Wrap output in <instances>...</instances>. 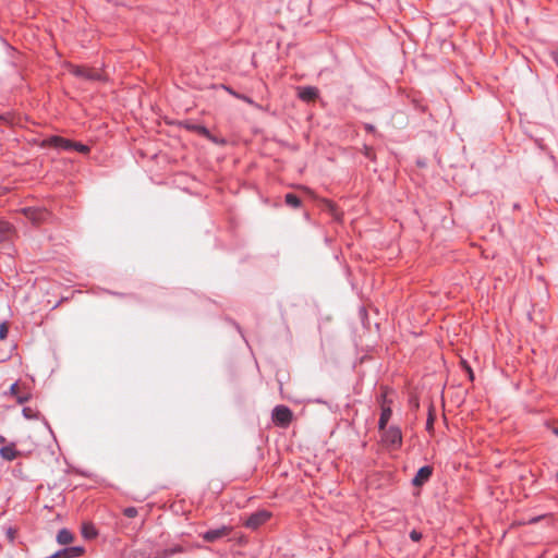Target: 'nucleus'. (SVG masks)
Segmentation results:
<instances>
[{
    "mask_svg": "<svg viewBox=\"0 0 558 558\" xmlns=\"http://www.w3.org/2000/svg\"><path fill=\"white\" fill-rule=\"evenodd\" d=\"M286 205L290 207H299V206H315V207H326L328 209H331V205L326 199H312V197H306L305 199L299 198L294 194H287L286 195Z\"/></svg>",
    "mask_w": 558,
    "mask_h": 558,
    "instance_id": "nucleus-1",
    "label": "nucleus"
},
{
    "mask_svg": "<svg viewBox=\"0 0 558 558\" xmlns=\"http://www.w3.org/2000/svg\"><path fill=\"white\" fill-rule=\"evenodd\" d=\"M380 432H383V441L387 446L399 448L402 445V432L400 427L391 425L385 429H380Z\"/></svg>",
    "mask_w": 558,
    "mask_h": 558,
    "instance_id": "nucleus-2",
    "label": "nucleus"
},
{
    "mask_svg": "<svg viewBox=\"0 0 558 558\" xmlns=\"http://www.w3.org/2000/svg\"><path fill=\"white\" fill-rule=\"evenodd\" d=\"M272 421L282 427H286L292 421V411L287 405H276L271 412Z\"/></svg>",
    "mask_w": 558,
    "mask_h": 558,
    "instance_id": "nucleus-3",
    "label": "nucleus"
},
{
    "mask_svg": "<svg viewBox=\"0 0 558 558\" xmlns=\"http://www.w3.org/2000/svg\"><path fill=\"white\" fill-rule=\"evenodd\" d=\"M271 517V513L265 509L257 510L250 514L244 522V525L251 530H257L264 523H266Z\"/></svg>",
    "mask_w": 558,
    "mask_h": 558,
    "instance_id": "nucleus-4",
    "label": "nucleus"
},
{
    "mask_svg": "<svg viewBox=\"0 0 558 558\" xmlns=\"http://www.w3.org/2000/svg\"><path fill=\"white\" fill-rule=\"evenodd\" d=\"M232 531L231 526L228 525H221L216 529H209L201 534V537L208 543L217 542L223 537H227L230 535Z\"/></svg>",
    "mask_w": 558,
    "mask_h": 558,
    "instance_id": "nucleus-5",
    "label": "nucleus"
},
{
    "mask_svg": "<svg viewBox=\"0 0 558 558\" xmlns=\"http://www.w3.org/2000/svg\"><path fill=\"white\" fill-rule=\"evenodd\" d=\"M71 73L75 76L88 80V81H101L104 78L102 74L95 69H89L85 66L74 65L71 68Z\"/></svg>",
    "mask_w": 558,
    "mask_h": 558,
    "instance_id": "nucleus-6",
    "label": "nucleus"
},
{
    "mask_svg": "<svg viewBox=\"0 0 558 558\" xmlns=\"http://www.w3.org/2000/svg\"><path fill=\"white\" fill-rule=\"evenodd\" d=\"M434 469L432 465H423L420 468L411 481V484L415 487H422L432 477Z\"/></svg>",
    "mask_w": 558,
    "mask_h": 558,
    "instance_id": "nucleus-7",
    "label": "nucleus"
},
{
    "mask_svg": "<svg viewBox=\"0 0 558 558\" xmlns=\"http://www.w3.org/2000/svg\"><path fill=\"white\" fill-rule=\"evenodd\" d=\"M45 144L50 147L64 149V150H71L74 145V142L63 138V137L52 136V137L48 138L45 142Z\"/></svg>",
    "mask_w": 558,
    "mask_h": 558,
    "instance_id": "nucleus-8",
    "label": "nucleus"
},
{
    "mask_svg": "<svg viewBox=\"0 0 558 558\" xmlns=\"http://www.w3.org/2000/svg\"><path fill=\"white\" fill-rule=\"evenodd\" d=\"M8 393L10 396L15 397L16 402L19 404H23V403L27 402L31 399V393L29 392H22V391H20L17 381L13 383L10 386Z\"/></svg>",
    "mask_w": 558,
    "mask_h": 558,
    "instance_id": "nucleus-9",
    "label": "nucleus"
},
{
    "mask_svg": "<svg viewBox=\"0 0 558 558\" xmlns=\"http://www.w3.org/2000/svg\"><path fill=\"white\" fill-rule=\"evenodd\" d=\"M185 128L190 131L196 132L197 134H201L208 138L209 141L217 143V144H223L225 142H219L215 136L210 134V132L203 125L193 124V123H186Z\"/></svg>",
    "mask_w": 558,
    "mask_h": 558,
    "instance_id": "nucleus-10",
    "label": "nucleus"
},
{
    "mask_svg": "<svg viewBox=\"0 0 558 558\" xmlns=\"http://www.w3.org/2000/svg\"><path fill=\"white\" fill-rule=\"evenodd\" d=\"M298 95L303 101H314L318 97V89L312 86L300 87Z\"/></svg>",
    "mask_w": 558,
    "mask_h": 558,
    "instance_id": "nucleus-11",
    "label": "nucleus"
},
{
    "mask_svg": "<svg viewBox=\"0 0 558 558\" xmlns=\"http://www.w3.org/2000/svg\"><path fill=\"white\" fill-rule=\"evenodd\" d=\"M81 534L85 539L92 541L98 536V530L92 522H83L81 526Z\"/></svg>",
    "mask_w": 558,
    "mask_h": 558,
    "instance_id": "nucleus-12",
    "label": "nucleus"
},
{
    "mask_svg": "<svg viewBox=\"0 0 558 558\" xmlns=\"http://www.w3.org/2000/svg\"><path fill=\"white\" fill-rule=\"evenodd\" d=\"M19 453L20 452L15 449L14 442H11L10 445L0 448V457L7 461H13L14 459L17 458Z\"/></svg>",
    "mask_w": 558,
    "mask_h": 558,
    "instance_id": "nucleus-13",
    "label": "nucleus"
},
{
    "mask_svg": "<svg viewBox=\"0 0 558 558\" xmlns=\"http://www.w3.org/2000/svg\"><path fill=\"white\" fill-rule=\"evenodd\" d=\"M14 233L12 225L7 221L0 220V243L10 241Z\"/></svg>",
    "mask_w": 558,
    "mask_h": 558,
    "instance_id": "nucleus-14",
    "label": "nucleus"
},
{
    "mask_svg": "<svg viewBox=\"0 0 558 558\" xmlns=\"http://www.w3.org/2000/svg\"><path fill=\"white\" fill-rule=\"evenodd\" d=\"M392 415V410L389 405L383 407L379 421H378V429H385L387 428V424Z\"/></svg>",
    "mask_w": 558,
    "mask_h": 558,
    "instance_id": "nucleus-15",
    "label": "nucleus"
},
{
    "mask_svg": "<svg viewBox=\"0 0 558 558\" xmlns=\"http://www.w3.org/2000/svg\"><path fill=\"white\" fill-rule=\"evenodd\" d=\"M73 541V534L70 530L63 527L57 534V542L61 545L70 544Z\"/></svg>",
    "mask_w": 558,
    "mask_h": 558,
    "instance_id": "nucleus-16",
    "label": "nucleus"
},
{
    "mask_svg": "<svg viewBox=\"0 0 558 558\" xmlns=\"http://www.w3.org/2000/svg\"><path fill=\"white\" fill-rule=\"evenodd\" d=\"M22 414L27 420H33V418H37L38 417V413L35 412L33 409H31L28 407L23 408Z\"/></svg>",
    "mask_w": 558,
    "mask_h": 558,
    "instance_id": "nucleus-17",
    "label": "nucleus"
},
{
    "mask_svg": "<svg viewBox=\"0 0 558 558\" xmlns=\"http://www.w3.org/2000/svg\"><path fill=\"white\" fill-rule=\"evenodd\" d=\"M72 149H74L81 154H84V155L89 153V147L87 145H84L82 143H76V142H74Z\"/></svg>",
    "mask_w": 558,
    "mask_h": 558,
    "instance_id": "nucleus-18",
    "label": "nucleus"
},
{
    "mask_svg": "<svg viewBox=\"0 0 558 558\" xmlns=\"http://www.w3.org/2000/svg\"><path fill=\"white\" fill-rule=\"evenodd\" d=\"M137 513H138V511L135 507H126L123 510V514L130 519L135 518L137 515Z\"/></svg>",
    "mask_w": 558,
    "mask_h": 558,
    "instance_id": "nucleus-19",
    "label": "nucleus"
},
{
    "mask_svg": "<svg viewBox=\"0 0 558 558\" xmlns=\"http://www.w3.org/2000/svg\"><path fill=\"white\" fill-rule=\"evenodd\" d=\"M16 530L12 526L5 529V536L10 543H13L15 539Z\"/></svg>",
    "mask_w": 558,
    "mask_h": 558,
    "instance_id": "nucleus-20",
    "label": "nucleus"
},
{
    "mask_svg": "<svg viewBox=\"0 0 558 558\" xmlns=\"http://www.w3.org/2000/svg\"><path fill=\"white\" fill-rule=\"evenodd\" d=\"M434 422H435V416H434V414L432 413V410L429 409L428 417H427V421H426V429H427V430L433 429V427H434Z\"/></svg>",
    "mask_w": 558,
    "mask_h": 558,
    "instance_id": "nucleus-21",
    "label": "nucleus"
},
{
    "mask_svg": "<svg viewBox=\"0 0 558 558\" xmlns=\"http://www.w3.org/2000/svg\"><path fill=\"white\" fill-rule=\"evenodd\" d=\"M8 332H9V329H8L7 323H1L0 324V339L1 340L5 339L8 336Z\"/></svg>",
    "mask_w": 558,
    "mask_h": 558,
    "instance_id": "nucleus-22",
    "label": "nucleus"
},
{
    "mask_svg": "<svg viewBox=\"0 0 558 558\" xmlns=\"http://www.w3.org/2000/svg\"><path fill=\"white\" fill-rule=\"evenodd\" d=\"M409 536H410L411 541L418 542L422 538V533L416 530H412L410 532Z\"/></svg>",
    "mask_w": 558,
    "mask_h": 558,
    "instance_id": "nucleus-23",
    "label": "nucleus"
},
{
    "mask_svg": "<svg viewBox=\"0 0 558 558\" xmlns=\"http://www.w3.org/2000/svg\"><path fill=\"white\" fill-rule=\"evenodd\" d=\"M238 98L244 100L245 102L250 104V105H254L253 100L246 96H240V95H236L234 94Z\"/></svg>",
    "mask_w": 558,
    "mask_h": 558,
    "instance_id": "nucleus-24",
    "label": "nucleus"
},
{
    "mask_svg": "<svg viewBox=\"0 0 558 558\" xmlns=\"http://www.w3.org/2000/svg\"><path fill=\"white\" fill-rule=\"evenodd\" d=\"M465 369H466V372H468L469 378H470L471 380H473V379H474V374H473L472 368H471L469 365H466V364H465Z\"/></svg>",
    "mask_w": 558,
    "mask_h": 558,
    "instance_id": "nucleus-25",
    "label": "nucleus"
},
{
    "mask_svg": "<svg viewBox=\"0 0 558 558\" xmlns=\"http://www.w3.org/2000/svg\"><path fill=\"white\" fill-rule=\"evenodd\" d=\"M365 155L371 158L372 157V149L366 147Z\"/></svg>",
    "mask_w": 558,
    "mask_h": 558,
    "instance_id": "nucleus-26",
    "label": "nucleus"
},
{
    "mask_svg": "<svg viewBox=\"0 0 558 558\" xmlns=\"http://www.w3.org/2000/svg\"><path fill=\"white\" fill-rule=\"evenodd\" d=\"M314 402H316V403H322V404H327V403H328L327 401H325V400H323V399H319V398H318V399H315V400H314Z\"/></svg>",
    "mask_w": 558,
    "mask_h": 558,
    "instance_id": "nucleus-27",
    "label": "nucleus"
},
{
    "mask_svg": "<svg viewBox=\"0 0 558 558\" xmlns=\"http://www.w3.org/2000/svg\"><path fill=\"white\" fill-rule=\"evenodd\" d=\"M3 442H5V438L0 435V444H3Z\"/></svg>",
    "mask_w": 558,
    "mask_h": 558,
    "instance_id": "nucleus-28",
    "label": "nucleus"
},
{
    "mask_svg": "<svg viewBox=\"0 0 558 558\" xmlns=\"http://www.w3.org/2000/svg\"><path fill=\"white\" fill-rule=\"evenodd\" d=\"M553 433H554L556 436H558V428H556V427H555V428H553Z\"/></svg>",
    "mask_w": 558,
    "mask_h": 558,
    "instance_id": "nucleus-29",
    "label": "nucleus"
},
{
    "mask_svg": "<svg viewBox=\"0 0 558 558\" xmlns=\"http://www.w3.org/2000/svg\"><path fill=\"white\" fill-rule=\"evenodd\" d=\"M25 214H27L28 211H24ZM31 214H35L36 211L35 210H32L29 211Z\"/></svg>",
    "mask_w": 558,
    "mask_h": 558,
    "instance_id": "nucleus-30",
    "label": "nucleus"
},
{
    "mask_svg": "<svg viewBox=\"0 0 558 558\" xmlns=\"http://www.w3.org/2000/svg\"><path fill=\"white\" fill-rule=\"evenodd\" d=\"M134 558H137V557H134Z\"/></svg>",
    "mask_w": 558,
    "mask_h": 558,
    "instance_id": "nucleus-31",
    "label": "nucleus"
}]
</instances>
